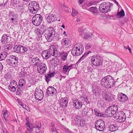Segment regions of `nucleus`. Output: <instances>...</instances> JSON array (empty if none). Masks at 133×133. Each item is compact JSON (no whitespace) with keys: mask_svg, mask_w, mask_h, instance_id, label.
Instances as JSON below:
<instances>
[{"mask_svg":"<svg viewBox=\"0 0 133 133\" xmlns=\"http://www.w3.org/2000/svg\"><path fill=\"white\" fill-rule=\"evenodd\" d=\"M115 83L114 79L109 75L102 78L101 82V84L103 87L109 88L113 87Z\"/></svg>","mask_w":133,"mask_h":133,"instance_id":"1","label":"nucleus"},{"mask_svg":"<svg viewBox=\"0 0 133 133\" xmlns=\"http://www.w3.org/2000/svg\"><path fill=\"white\" fill-rule=\"evenodd\" d=\"M112 4L108 2H104L99 5V10L100 12L105 14L111 11Z\"/></svg>","mask_w":133,"mask_h":133,"instance_id":"2","label":"nucleus"},{"mask_svg":"<svg viewBox=\"0 0 133 133\" xmlns=\"http://www.w3.org/2000/svg\"><path fill=\"white\" fill-rule=\"evenodd\" d=\"M84 50L82 45L78 43L75 44L72 49L71 53L74 56H78L82 54Z\"/></svg>","mask_w":133,"mask_h":133,"instance_id":"3","label":"nucleus"},{"mask_svg":"<svg viewBox=\"0 0 133 133\" xmlns=\"http://www.w3.org/2000/svg\"><path fill=\"white\" fill-rule=\"evenodd\" d=\"M39 8V4L35 1H30L29 3L28 9L30 12L32 14L37 13Z\"/></svg>","mask_w":133,"mask_h":133,"instance_id":"4","label":"nucleus"},{"mask_svg":"<svg viewBox=\"0 0 133 133\" xmlns=\"http://www.w3.org/2000/svg\"><path fill=\"white\" fill-rule=\"evenodd\" d=\"M90 59L91 63L94 65L98 67L102 65V61L99 56L95 55L89 58Z\"/></svg>","mask_w":133,"mask_h":133,"instance_id":"5","label":"nucleus"},{"mask_svg":"<svg viewBox=\"0 0 133 133\" xmlns=\"http://www.w3.org/2000/svg\"><path fill=\"white\" fill-rule=\"evenodd\" d=\"M49 30L44 35L45 38L48 41H51L55 36V30L52 27L50 26L48 28Z\"/></svg>","mask_w":133,"mask_h":133,"instance_id":"6","label":"nucleus"},{"mask_svg":"<svg viewBox=\"0 0 133 133\" xmlns=\"http://www.w3.org/2000/svg\"><path fill=\"white\" fill-rule=\"evenodd\" d=\"M118 110V107L113 105L109 107L105 110V114L108 117H111L115 114Z\"/></svg>","mask_w":133,"mask_h":133,"instance_id":"7","label":"nucleus"},{"mask_svg":"<svg viewBox=\"0 0 133 133\" xmlns=\"http://www.w3.org/2000/svg\"><path fill=\"white\" fill-rule=\"evenodd\" d=\"M42 20V17L40 14H36L32 17V23L34 25L38 26L40 25Z\"/></svg>","mask_w":133,"mask_h":133,"instance_id":"8","label":"nucleus"},{"mask_svg":"<svg viewBox=\"0 0 133 133\" xmlns=\"http://www.w3.org/2000/svg\"><path fill=\"white\" fill-rule=\"evenodd\" d=\"M95 127L97 130L100 131H103L105 128L104 122L101 119L97 120L95 122Z\"/></svg>","mask_w":133,"mask_h":133,"instance_id":"9","label":"nucleus"},{"mask_svg":"<svg viewBox=\"0 0 133 133\" xmlns=\"http://www.w3.org/2000/svg\"><path fill=\"white\" fill-rule=\"evenodd\" d=\"M115 117L117 121L119 122L124 121L126 118L125 113L123 111L118 112L116 115Z\"/></svg>","mask_w":133,"mask_h":133,"instance_id":"10","label":"nucleus"},{"mask_svg":"<svg viewBox=\"0 0 133 133\" xmlns=\"http://www.w3.org/2000/svg\"><path fill=\"white\" fill-rule=\"evenodd\" d=\"M58 46L57 45H52L50 46L49 49L48 50L49 54L55 57L58 56V51H57Z\"/></svg>","mask_w":133,"mask_h":133,"instance_id":"11","label":"nucleus"},{"mask_svg":"<svg viewBox=\"0 0 133 133\" xmlns=\"http://www.w3.org/2000/svg\"><path fill=\"white\" fill-rule=\"evenodd\" d=\"M35 96L36 99L40 101L42 100L44 97L43 91L39 88H36L35 92Z\"/></svg>","mask_w":133,"mask_h":133,"instance_id":"12","label":"nucleus"},{"mask_svg":"<svg viewBox=\"0 0 133 133\" xmlns=\"http://www.w3.org/2000/svg\"><path fill=\"white\" fill-rule=\"evenodd\" d=\"M75 65V64H71L69 65L68 64H64L62 68V72L65 74H66L67 72H68V74L69 71L72 69L74 68V67H73V66H74Z\"/></svg>","mask_w":133,"mask_h":133,"instance_id":"13","label":"nucleus"},{"mask_svg":"<svg viewBox=\"0 0 133 133\" xmlns=\"http://www.w3.org/2000/svg\"><path fill=\"white\" fill-rule=\"evenodd\" d=\"M46 66L44 63H42L38 66L37 71L41 74H45L46 70Z\"/></svg>","mask_w":133,"mask_h":133,"instance_id":"14","label":"nucleus"},{"mask_svg":"<svg viewBox=\"0 0 133 133\" xmlns=\"http://www.w3.org/2000/svg\"><path fill=\"white\" fill-rule=\"evenodd\" d=\"M118 100L122 103L128 100V98L126 95L122 93H119L117 96Z\"/></svg>","mask_w":133,"mask_h":133,"instance_id":"15","label":"nucleus"},{"mask_svg":"<svg viewBox=\"0 0 133 133\" xmlns=\"http://www.w3.org/2000/svg\"><path fill=\"white\" fill-rule=\"evenodd\" d=\"M18 15L14 12V11H10L8 14V17L10 20H11L12 22L14 23L17 20Z\"/></svg>","mask_w":133,"mask_h":133,"instance_id":"16","label":"nucleus"},{"mask_svg":"<svg viewBox=\"0 0 133 133\" xmlns=\"http://www.w3.org/2000/svg\"><path fill=\"white\" fill-rule=\"evenodd\" d=\"M68 101V99L66 97L61 98L59 103L60 105L62 108H66L67 106Z\"/></svg>","mask_w":133,"mask_h":133,"instance_id":"17","label":"nucleus"},{"mask_svg":"<svg viewBox=\"0 0 133 133\" xmlns=\"http://www.w3.org/2000/svg\"><path fill=\"white\" fill-rule=\"evenodd\" d=\"M47 94L48 96L55 95L57 93V90L54 87L52 86L49 87L47 89L46 91Z\"/></svg>","mask_w":133,"mask_h":133,"instance_id":"18","label":"nucleus"},{"mask_svg":"<svg viewBox=\"0 0 133 133\" xmlns=\"http://www.w3.org/2000/svg\"><path fill=\"white\" fill-rule=\"evenodd\" d=\"M73 106L76 109H81L83 105L82 102L78 99L74 100L73 102Z\"/></svg>","mask_w":133,"mask_h":133,"instance_id":"19","label":"nucleus"},{"mask_svg":"<svg viewBox=\"0 0 133 133\" xmlns=\"http://www.w3.org/2000/svg\"><path fill=\"white\" fill-rule=\"evenodd\" d=\"M31 62L36 66H38L42 63V60L39 57H35L32 59Z\"/></svg>","mask_w":133,"mask_h":133,"instance_id":"20","label":"nucleus"},{"mask_svg":"<svg viewBox=\"0 0 133 133\" xmlns=\"http://www.w3.org/2000/svg\"><path fill=\"white\" fill-rule=\"evenodd\" d=\"M10 37L7 34H4L2 37L1 42L3 44L7 43L10 41Z\"/></svg>","mask_w":133,"mask_h":133,"instance_id":"21","label":"nucleus"},{"mask_svg":"<svg viewBox=\"0 0 133 133\" xmlns=\"http://www.w3.org/2000/svg\"><path fill=\"white\" fill-rule=\"evenodd\" d=\"M69 53L68 51H63L59 53V56L62 60L63 61H65L67 59Z\"/></svg>","mask_w":133,"mask_h":133,"instance_id":"22","label":"nucleus"},{"mask_svg":"<svg viewBox=\"0 0 133 133\" xmlns=\"http://www.w3.org/2000/svg\"><path fill=\"white\" fill-rule=\"evenodd\" d=\"M47 23H50L57 19L55 15L49 14L46 19Z\"/></svg>","mask_w":133,"mask_h":133,"instance_id":"23","label":"nucleus"},{"mask_svg":"<svg viewBox=\"0 0 133 133\" xmlns=\"http://www.w3.org/2000/svg\"><path fill=\"white\" fill-rule=\"evenodd\" d=\"M55 70H54V72H51L50 71L49 74L45 75V80L48 83L49 82L50 79L53 77L55 75Z\"/></svg>","mask_w":133,"mask_h":133,"instance_id":"24","label":"nucleus"},{"mask_svg":"<svg viewBox=\"0 0 133 133\" xmlns=\"http://www.w3.org/2000/svg\"><path fill=\"white\" fill-rule=\"evenodd\" d=\"M7 62L9 65H10L13 67H15L17 65L16 61L14 60L11 57L10 59H8Z\"/></svg>","mask_w":133,"mask_h":133,"instance_id":"25","label":"nucleus"},{"mask_svg":"<svg viewBox=\"0 0 133 133\" xmlns=\"http://www.w3.org/2000/svg\"><path fill=\"white\" fill-rule=\"evenodd\" d=\"M42 55L43 58L45 59H48L51 56L48 50H44L42 53Z\"/></svg>","mask_w":133,"mask_h":133,"instance_id":"26","label":"nucleus"},{"mask_svg":"<svg viewBox=\"0 0 133 133\" xmlns=\"http://www.w3.org/2000/svg\"><path fill=\"white\" fill-rule=\"evenodd\" d=\"M79 122H78L77 123V125L78 127L81 128L84 127L85 125V119L84 118H83L81 119L80 121L79 120Z\"/></svg>","mask_w":133,"mask_h":133,"instance_id":"27","label":"nucleus"},{"mask_svg":"<svg viewBox=\"0 0 133 133\" xmlns=\"http://www.w3.org/2000/svg\"><path fill=\"white\" fill-rule=\"evenodd\" d=\"M62 43L64 46H67L70 45V41L69 38H65L62 40Z\"/></svg>","mask_w":133,"mask_h":133,"instance_id":"28","label":"nucleus"},{"mask_svg":"<svg viewBox=\"0 0 133 133\" xmlns=\"http://www.w3.org/2000/svg\"><path fill=\"white\" fill-rule=\"evenodd\" d=\"M118 127L116 124H110L109 126V130L111 131H114L118 129Z\"/></svg>","mask_w":133,"mask_h":133,"instance_id":"29","label":"nucleus"},{"mask_svg":"<svg viewBox=\"0 0 133 133\" xmlns=\"http://www.w3.org/2000/svg\"><path fill=\"white\" fill-rule=\"evenodd\" d=\"M34 32L39 38L41 37L42 35L43 34V33L41 30H40L38 28L35 29Z\"/></svg>","mask_w":133,"mask_h":133,"instance_id":"30","label":"nucleus"},{"mask_svg":"<svg viewBox=\"0 0 133 133\" xmlns=\"http://www.w3.org/2000/svg\"><path fill=\"white\" fill-rule=\"evenodd\" d=\"M25 81L23 79H21L19 80L18 85L22 88L24 87L25 85Z\"/></svg>","mask_w":133,"mask_h":133,"instance_id":"31","label":"nucleus"},{"mask_svg":"<svg viewBox=\"0 0 133 133\" xmlns=\"http://www.w3.org/2000/svg\"><path fill=\"white\" fill-rule=\"evenodd\" d=\"M88 10L92 13L94 15H95L97 13L98 10L96 7L95 6L90 8Z\"/></svg>","mask_w":133,"mask_h":133,"instance_id":"32","label":"nucleus"},{"mask_svg":"<svg viewBox=\"0 0 133 133\" xmlns=\"http://www.w3.org/2000/svg\"><path fill=\"white\" fill-rule=\"evenodd\" d=\"M92 92L94 94H96L100 91V88L97 86L94 85L92 87Z\"/></svg>","mask_w":133,"mask_h":133,"instance_id":"33","label":"nucleus"},{"mask_svg":"<svg viewBox=\"0 0 133 133\" xmlns=\"http://www.w3.org/2000/svg\"><path fill=\"white\" fill-rule=\"evenodd\" d=\"M7 52H3L0 53V61L3 60L6 57Z\"/></svg>","mask_w":133,"mask_h":133,"instance_id":"34","label":"nucleus"},{"mask_svg":"<svg viewBox=\"0 0 133 133\" xmlns=\"http://www.w3.org/2000/svg\"><path fill=\"white\" fill-rule=\"evenodd\" d=\"M124 15L125 13L124 11L122 9L120 11L117 12L116 16L117 18H119L124 16Z\"/></svg>","mask_w":133,"mask_h":133,"instance_id":"35","label":"nucleus"},{"mask_svg":"<svg viewBox=\"0 0 133 133\" xmlns=\"http://www.w3.org/2000/svg\"><path fill=\"white\" fill-rule=\"evenodd\" d=\"M8 0H0V6L3 8L7 6V3Z\"/></svg>","mask_w":133,"mask_h":133,"instance_id":"36","label":"nucleus"},{"mask_svg":"<svg viewBox=\"0 0 133 133\" xmlns=\"http://www.w3.org/2000/svg\"><path fill=\"white\" fill-rule=\"evenodd\" d=\"M103 99L106 101H110L111 100V97L107 94H104L103 95Z\"/></svg>","mask_w":133,"mask_h":133,"instance_id":"37","label":"nucleus"},{"mask_svg":"<svg viewBox=\"0 0 133 133\" xmlns=\"http://www.w3.org/2000/svg\"><path fill=\"white\" fill-rule=\"evenodd\" d=\"M90 52V51L88 52L85 53L82 55L81 58L78 60L77 63H79L81 61L85 59L87 55L89 54Z\"/></svg>","mask_w":133,"mask_h":133,"instance_id":"38","label":"nucleus"},{"mask_svg":"<svg viewBox=\"0 0 133 133\" xmlns=\"http://www.w3.org/2000/svg\"><path fill=\"white\" fill-rule=\"evenodd\" d=\"M21 45H18L15 46L14 48V51L17 53L20 52L21 50Z\"/></svg>","mask_w":133,"mask_h":133,"instance_id":"39","label":"nucleus"},{"mask_svg":"<svg viewBox=\"0 0 133 133\" xmlns=\"http://www.w3.org/2000/svg\"><path fill=\"white\" fill-rule=\"evenodd\" d=\"M25 124L27 126V129L29 132H32L34 128L31 125H30L29 123H26Z\"/></svg>","mask_w":133,"mask_h":133,"instance_id":"40","label":"nucleus"},{"mask_svg":"<svg viewBox=\"0 0 133 133\" xmlns=\"http://www.w3.org/2000/svg\"><path fill=\"white\" fill-rule=\"evenodd\" d=\"M92 35V34L91 33L89 32L86 33L84 35V36L83 38L85 39H87L89 38H91V37Z\"/></svg>","mask_w":133,"mask_h":133,"instance_id":"41","label":"nucleus"},{"mask_svg":"<svg viewBox=\"0 0 133 133\" xmlns=\"http://www.w3.org/2000/svg\"><path fill=\"white\" fill-rule=\"evenodd\" d=\"M85 111L87 114V116L90 115V113L92 112H93V110H92L90 108L86 107H85Z\"/></svg>","mask_w":133,"mask_h":133,"instance_id":"42","label":"nucleus"},{"mask_svg":"<svg viewBox=\"0 0 133 133\" xmlns=\"http://www.w3.org/2000/svg\"><path fill=\"white\" fill-rule=\"evenodd\" d=\"M21 50L20 52L22 53H24L26 52L28 50V49L25 47L21 45Z\"/></svg>","mask_w":133,"mask_h":133,"instance_id":"43","label":"nucleus"},{"mask_svg":"<svg viewBox=\"0 0 133 133\" xmlns=\"http://www.w3.org/2000/svg\"><path fill=\"white\" fill-rule=\"evenodd\" d=\"M12 77V76L8 72L7 73L5 74L4 75V78L8 80L11 78Z\"/></svg>","mask_w":133,"mask_h":133,"instance_id":"44","label":"nucleus"},{"mask_svg":"<svg viewBox=\"0 0 133 133\" xmlns=\"http://www.w3.org/2000/svg\"><path fill=\"white\" fill-rule=\"evenodd\" d=\"M21 0H11V3L13 6L17 5L20 3Z\"/></svg>","mask_w":133,"mask_h":133,"instance_id":"45","label":"nucleus"},{"mask_svg":"<svg viewBox=\"0 0 133 133\" xmlns=\"http://www.w3.org/2000/svg\"><path fill=\"white\" fill-rule=\"evenodd\" d=\"M95 114L96 115L98 116H102L103 115H102L101 113L99 111L97 110L96 109H94Z\"/></svg>","mask_w":133,"mask_h":133,"instance_id":"46","label":"nucleus"},{"mask_svg":"<svg viewBox=\"0 0 133 133\" xmlns=\"http://www.w3.org/2000/svg\"><path fill=\"white\" fill-rule=\"evenodd\" d=\"M16 88L14 86H12L10 85H9L8 87V89L10 91L13 92H14L15 91Z\"/></svg>","mask_w":133,"mask_h":133,"instance_id":"47","label":"nucleus"},{"mask_svg":"<svg viewBox=\"0 0 133 133\" xmlns=\"http://www.w3.org/2000/svg\"><path fill=\"white\" fill-rule=\"evenodd\" d=\"M9 85L12 86H14L16 88H17L18 87L17 82L14 80L12 81Z\"/></svg>","mask_w":133,"mask_h":133,"instance_id":"48","label":"nucleus"},{"mask_svg":"<svg viewBox=\"0 0 133 133\" xmlns=\"http://www.w3.org/2000/svg\"><path fill=\"white\" fill-rule=\"evenodd\" d=\"M82 116L83 117H87V114L85 111V108H84L82 110Z\"/></svg>","mask_w":133,"mask_h":133,"instance_id":"49","label":"nucleus"},{"mask_svg":"<svg viewBox=\"0 0 133 133\" xmlns=\"http://www.w3.org/2000/svg\"><path fill=\"white\" fill-rule=\"evenodd\" d=\"M18 10L20 12H22L24 9L23 6L22 5L18 6L17 8Z\"/></svg>","mask_w":133,"mask_h":133,"instance_id":"50","label":"nucleus"},{"mask_svg":"<svg viewBox=\"0 0 133 133\" xmlns=\"http://www.w3.org/2000/svg\"><path fill=\"white\" fill-rule=\"evenodd\" d=\"M45 25L44 24H42L41 25V29L40 30H41L43 33L45 31Z\"/></svg>","mask_w":133,"mask_h":133,"instance_id":"51","label":"nucleus"},{"mask_svg":"<svg viewBox=\"0 0 133 133\" xmlns=\"http://www.w3.org/2000/svg\"><path fill=\"white\" fill-rule=\"evenodd\" d=\"M77 14V12L75 10L72 9V12L71 13L72 16L73 17H75Z\"/></svg>","mask_w":133,"mask_h":133,"instance_id":"52","label":"nucleus"},{"mask_svg":"<svg viewBox=\"0 0 133 133\" xmlns=\"http://www.w3.org/2000/svg\"><path fill=\"white\" fill-rule=\"evenodd\" d=\"M12 48V46L10 44H9L7 45L5 48V50L6 51H9Z\"/></svg>","mask_w":133,"mask_h":133,"instance_id":"53","label":"nucleus"},{"mask_svg":"<svg viewBox=\"0 0 133 133\" xmlns=\"http://www.w3.org/2000/svg\"><path fill=\"white\" fill-rule=\"evenodd\" d=\"M3 115L5 120L6 121L7 119L6 118L8 116V111H5L3 113Z\"/></svg>","mask_w":133,"mask_h":133,"instance_id":"54","label":"nucleus"},{"mask_svg":"<svg viewBox=\"0 0 133 133\" xmlns=\"http://www.w3.org/2000/svg\"><path fill=\"white\" fill-rule=\"evenodd\" d=\"M83 102L85 103V104L87 105L88 104L90 103L89 101H88V99L86 98H84L83 99Z\"/></svg>","mask_w":133,"mask_h":133,"instance_id":"55","label":"nucleus"},{"mask_svg":"<svg viewBox=\"0 0 133 133\" xmlns=\"http://www.w3.org/2000/svg\"><path fill=\"white\" fill-rule=\"evenodd\" d=\"M11 57H12V58H13L15 61H16V63L17 64L18 63V59L17 57H16V56H14V55H11Z\"/></svg>","mask_w":133,"mask_h":133,"instance_id":"56","label":"nucleus"},{"mask_svg":"<svg viewBox=\"0 0 133 133\" xmlns=\"http://www.w3.org/2000/svg\"><path fill=\"white\" fill-rule=\"evenodd\" d=\"M21 75L20 76V77L21 78H23L26 76V74L24 72H21Z\"/></svg>","mask_w":133,"mask_h":133,"instance_id":"57","label":"nucleus"},{"mask_svg":"<svg viewBox=\"0 0 133 133\" xmlns=\"http://www.w3.org/2000/svg\"><path fill=\"white\" fill-rule=\"evenodd\" d=\"M78 31L80 33H82L84 31V29L82 26L78 28Z\"/></svg>","mask_w":133,"mask_h":133,"instance_id":"58","label":"nucleus"},{"mask_svg":"<svg viewBox=\"0 0 133 133\" xmlns=\"http://www.w3.org/2000/svg\"><path fill=\"white\" fill-rule=\"evenodd\" d=\"M21 89L19 88V87L18 89H17L16 94L17 95H19L21 94Z\"/></svg>","mask_w":133,"mask_h":133,"instance_id":"59","label":"nucleus"},{"mask_svg":"<svg viewBox=\"0 0 133 133\" xmlns=\"http://www.w3.org/2000/svg\"><path fill=\"white\" fill-rule=\"evenodd\" d=\"M24 107H23L26 110L28 111H30V109L28 107V106L26 105H24L23 106Z\"/></svg>","mask_w":133,"mask_h":133,"instance_id":"60","label":"nucleus"},{"mask_svg":"<svg viewBox=\"0 0 133 133\" xmlns=\"http://www.w3.org/2000/svg\"><path fill=\"white\" fill-rule=\"evenodd\" d=\"M130 124L129 122L126 123H124L123 125V126L125 128H126Z\"/></svg>","mask_w":133,"mask_h":133,"instance_id":"61","label":"nucleus"},{"mask_svg":"<svg viewBox=\"0 0 133 133\" xmlns=\"http://www.w3.org/2000/svg\"><path fill=\"white\" fill-rule=\"evenodd\" d=\"M92 5V4L90 2H88L86 3V4H85V6H87V7H89Z\"/></svg>","mask_w":133,"mask_h":133,"instance_id":"62","label":"nucleus"},{"mask_svg":"<svg viewBox=\"0 0 133 133\" xmlns=\"http://www.w3.org/2000/svg\"><path fill=\"white\" fill-rule=\"evenodd\" d=\"M92 47V45H89L88 44H86V48L87 49H88L91 48Z\"/></svg>","mask_w":133,"mask_h":133,"instance_id":"63","label":"nucleus"},{"mask_svg":"<svg viewBox=\"0 0 133 133\" xmlns=\"http://www.w3.org/2000/svg\"><path fill=\"white\" fill-rule=\"evenodd\" d=\"M2 132L3 133H8L6 129L3 128Z\"/></svg>","mask_w":133,"mask_h":133,"instance_id":"64","label":"nucleus"}]
</instances>
